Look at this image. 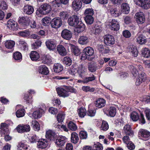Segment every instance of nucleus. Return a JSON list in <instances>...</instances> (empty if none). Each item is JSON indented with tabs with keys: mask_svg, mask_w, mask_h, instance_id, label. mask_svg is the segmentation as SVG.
I'll return each instance as SVG.
<instances>
[{
	"mask_svg": "<svg viewBox=\"0 0 150 150\" xmlns=\"http://www.w3.org/2000/svg\"><path fill=\"white\" fill-rule=\"evenodd\" d=\"M61 36L64 39L69 40L71 38L72 34L70 31L67 29H64L62 32Z\"/></svg>",
	"mask_w": 150,
	"mask_h": 150,
	"instance_id": "obj_11",
	"label": "nucleus"
},
{
	"mask_svg": "<svg viewBox=\"0 0 150 150\" xmlns=\"http://www.w3.org/2000/svg\"><path fill=\"white\" fill-rule=\"evenodd\" d=\"M59 18L61 19H67L69 16L68 13L66 11H62L60 12L59 14Z\"/></svg>",
	"mask_w": 150,
	"mask_h": 150,
	"instance_id": "obj_45",
	"label": "nucleus"
},
{
	"mask_svg": "<svg viewBox=\"0 0 150 150\" xmlns=\"http://www.w3.org/2000/svg\"><path fill=\"white\" fill-rule=\"evenodd\" d=\"M31 19V18L27 16L23 17L20 18L19 22L21 23L22 25L27 26L29 25Z\"/></svg>",
	"mask_w": 150,
	"mask_h": 150,
	"instance_id": "obj_18",
	"label": "nucleus"
},
{
	"mask_svg": "<svg viewBox=\"0 0 150 150\" xmlns=\"http://www.w3.org/2000/svg\"><path fill=\"white\" fill-rule=\"evenodd\" d=\"M94 104L96 107L101 108L105 106L106 104V101L103 98H99L96 100Z\"/></svg>",
	"mask_w": 150,
	"mask_h": 150,
	"instance_id": "obj_14",
	"label": "nucleus"
},
{
	"mask_svg": "<svg viewBox=\"0 0 150 150\" xmlns=\"http://www.w3.org/2000/svg\"><path fill=\"white\" fill-rule=\"evenodd\" d=\"M77 25L75 26L74 31L76 33H79L83 31L85 29V25L81 21H79Z\"/></svg>",
	"mask_w": 150,
	"mask_h": 150,
	"instance_id": "obj_15",
	"label": "nucleus"
},
{
	"mask_svg": "<svg viewBox=\"0 0 150 150\" xmlns=\"http://www.w3.org/2000/svg\"><path fill=\"white\" fill-rule=\"evenodd\" d=\"M88 69L91 72H93L95 71L96 68L94 64L91 63L89 64L88 66Z\"/></svg>",
	"mask_w": 150,
	"mask_h": 150,
	"instance_id": "obj_64",
	"label": "nucleus"
},
{
	"mask_svg": "<svg viewBox=\"0 0 150 150\" xmlns=\"http://www.w3.org/2000/svg\"><path fill=\"white\" fill-rule=\"evenodd\" d=\"M140 134L143 140H147L150 136V133L149 132L143 130L140 132Z\"/></svg>",
	"mask_w": 150,
	"mask_h": 150,
	"instance_id": "obj_31",
	"label": "nucleus"
},
{
	"mask_svg": "<svg viewBox=\"0 0 150 150\" xmlns=\"http://www.w3.org/2000/svg\"><path fill=\"white\" fill-rule=\"evenodd\" d=\"M135 16L136 21L138 24H142L145 22V16L143 12H140L137 13Z\"/></svg>",
	"mask_w": 150,
	"mask_h": 150,
	"instance_id": "obj_6",
	"label": "nucleus"
},
{
	"mask_svg": "<svg viewBox=\"0 0 150 150\" xmlns=\"http://www.w3.org/2000/svg\"><path fill=\"white\" fill-rule=\"evenodd\" d=\"M52 10L51 5L47 3H45L40 6L39 8L36 11V13L38 15H40V14L45 15L49 13Z\"/></svg>",
	"mask_w": 150,
	"mask_h": 150,
	"instance_id": "obj_2",
	"label": "nucleus"
},
{
	"mask_svg": "<svg viewBox=\"0 0 150 150\" xmlns=\"http://www.w3.org/2000/svg\"><path fill=\"white\" fill-rule=\"evenodd\" d=\"M146 79V74L144 72L139 73V75L136 82L137 85H139L142 82L144 81Z\"/></svg>",
	"mask_w": 150,
	"mask_h": 150,
	"instance_id": "obj_10",
	"label": "nucleus"
},
{
	"mask_svg": "<svg viewBox=\"0 0 150 150\" xmlns=\"http://www.w3.org/2000/svg\"><path fill=\"white\" fill-rule=\"evenodd\" d=\"M71 47L72 51L73 54L75 55H78L80 51L78 47L74 45H72Z\"/></svg>",
	"mask_w": 150,
	"mask_h": 150,
	"instance_id": "obj_49",
	"label": "nucleus"
},
{
	"mask_svg": "<svg viewBox=\"0 0 150 150\" xmlns=\"http://www.w3.org/2000/svg\"><path fill=\"white\" fill-rule=\"evenodd\" d=\"M42 43V42L40 40L38 39L35 42L31 44L32 47L34 50L37 49L40 47Z\"/></svg>",
	"mask_w": 150,
	"mask_h": 150,
	"instance_id": "obj_38",
	"label": "nucleus"
},
{
	"mask_svg": "<svg viewBox=\"0 0 150 150\" xmlns=\"http://www.w3.org/2000/svg\"><path fill=\"white\" fill-rule=\"evenodd\" d=\"M30 57L33 61H36L40 58L39 54L36 51H32L30 54Z\"/></svg>",
	"mask_w": 150,
	"mask_h": 150,
	"instance_id": "obj_28",
	"label": "nucleus"
},
{
	"mask_svg": "<svg viewBox=\"0 0 150 150\" xmlns=\"http://www.w3.org/2000/svg\"><path fill=\"white\" fill-rule=\"evenodd\" d=\"M56 137V135L52 131L49 130L46 132V137L50 141H53Z\"/></svg>",
	"mask_w": 150,
	"mask_h": 150,
	"instance_id": "obj_23",
	"label": "nucleus"
},
{
	"mask_svg": "<svg viewBox=\"0 0 150 150\" xmlns=\"http://www.w3.org/2000/svg\"><path fill=\"white\" fill-rule=\"evenodd\" d=\"M46 44L47 47L50 50H53L56 46L55 43L50 40H47L46 42Z\"/></svg>",
	"mask_w": 150,
	"mask_h": 150,
	"instance_id": "obj_30",
	"label": "nucleus"
},
{
	"mask_svg": "<svg viewBox=\"0 0 150 150\" xmlns=\"http://www.w3.org/2000/svg\"><path fill=\"white\" fill-rule=\"evenodd\" d=\"M32 125L34 129L36 131H38L40 129V125L39 123L35 120L32 121Z\"/></svg>",
	"mask_w": 150,
	"mask_h": 150,
	"instance_id": "obj_51",
	"label": "nucleus"
},
{
	"mask_svg": "<svg viewBox=\"0 0 150 150\" xmlns=\"http://www.w3.org/2000/svg\"><path fill=\"white\" fill-rule=\"evenodd\" d=\"M57 49L59 54L62 55H65L67 54V52L65 48L61 45H58Z\"/></svg>",
	"mask_w": 150,
	"mask_h": 150,
	"instance_id": "obj_32",
	"label": "nucleus"
},
{
	"mask_svg": "<svg viewBox=\"0 0 150 150\" xmlns=\"http://www.w3.org/2000/svg\"><path fill=\"white\" fill-rule=\"evenodd\" d=\"M66 139L64 137H58L56 139L55 144L58 146H62L65 143Z\"/></svg>",
	"mask_w": 150,
	"mask_h": 150,
	"instance_id": "obj_22",
	"label": "nucleus"
},
{
	"mask_svg": "<svg viewBox=\"0 0 150 150\" xmlns=\"http://www.w3.org/2000/svg\"><path fill=\"white\" fill-rule=\"evenodd\" d=\"M68 127L71 130L75 131L77 128L76 125L72 122H70L68 124Z\"/></svg>",
	"mask_w": 150,
	"mask_h": 150,
	"instance_id": "obj_52",
	"label": "nucleus"
},
{
	"mask_svg": "<svg viewBox=\"0 0 150 150\" xmlns=\"http://www.w3.org/2000/svg\"><path fill=\"white\" fill-rule=\"evenodd\" d=\"M39 72L45 75H47L49 72L47 68L44 65H42L40 67Z\"/></svg>",
	"mask_w": 150,
	"mask_h": 150,
	"instance_id": "obj_39",
	"label": "nucleus"
},
{
	"mask_svg": "<svg viewBox=\"0 0 150 150\" xmlns=\"http://www.w3.org/2000/svg\"><path fill=\"white\" fill-rule=\"evenodd\" d=\"M65 114L63 112H60L57 116V119L58 121L59 122H62L65 117Z\"/></svg>",
	"mask_w": 150,
	"mask_h": 150,
	"instance_id": "obj_50",
	"label": "nucleus"
},
{
	"mask_svg": "<svg viewBox=\"0 0 150 150\" xmlns=\"http://www.w3.org/2000/svg\"><path fill=\"white\" fill-rule=\"evenodd\" d=\"M104 112L107 114L109 113V115L111 117H114L116 114V110L115 108L111 107L108 111L107 108H105L104 110Z\"/></svg>",
	"mask_w": 150,
	"mask_h": 150,
	"instance_id": "obj_25",
	"label": "nucleus"
},
{
	"mask_svg": "<svg viewBox=\"0 0 150 150\" xmlns=\"http://www.w3.org/2000/svg\"><path fill=\"white\" fill-rule=\"evenodd\" d=\"M142 101L147 103H150V96L146 95L142 97Z\"/></svg>",
	"mask_w": 150,
	"mask_h": 150,
	"instance_id": "obj_61",
	"label": "nucleus"
},
{
	"mask_svg": "<svg viewBox=\"0 0 150 150\" xmlns=\"http://www.w3.org/2000/svg\"><path fill=\"white\" fill-rule=\"evenodd\" d=\"M115 43V40L113 36L108 35L104 38V43L107 45L113 44Z\"/></svg>",
	"mask_w": 150,
	"mask_h": 150,
	"instance_id": "obj_19",
	"label": "nucleus"
},
{
	"mask_svg": "<svg viewBox=\"0 0 150 150\" xmlns=\"http://www.w3.org/2000/svg\"><path fill=\"white\" fill-rule=\"evenodd\" d=\"M78 42L80 44L86 45L88 42V37L86 36H82L79 38Z\"/></svg>",
	"mask_w": 150,
	"mask_h": 150,
	"instance_id": "obj_29",
	"label": "nucleus"
},
{
	"mask_svg": "<svg viewBox=\"0 0 150 150\" xmlns=\"http://www.w3.org/2000/svg\"><path fill=\"white\" fill-rule=\"evenodd\" d=\"M13 58L15 60L21 61L22 59V55L20 52L16 51L13 53Z\"/></svg>",
	"mask_w": 150,
	"mask_h": 150,
	"instance_id": "obj_40",
	"label": "nucleus"
},
{
	"mask_svg": "<svg viewBox=\"0 0 150 150\" xmlns=\"http://www.w3.org/2000/svg\"><path fill=\"white\" fill-rule=\"evenodd\" d=\"M41 58L42 62L45 64H50L52 62L51 57L47 54H42L41 55Z\"/></svg>",
	"mask_w": 150,
	"mask_h": 150,
	"instance_id": "obj_21",
	"label": "nucleus"
},
{
	"mask_svg": "<svg viewBox=\"0 0 150 150\" xmlns=\"http://www.w3.org/2000/svg\"><path fill=\"white\" fill-rule=\"evenodd\" d=\"M95 79V77L93 75H92L91 77H86L83 81V82L88 83L89 81H92Z\"/></svg>",
	"mask_w": 150,
	"mask_h": 150,
	"instance_id": "obj_63",
	"label": "nucleus"
},
{
	"mask_svg": "<svg viewBox=\"0 0 150 150\" xmlns=\"http://www.w3.org/2000/svg\"><path fill=\"white\" fill-rule=\"evenodd\" d=\"M107 26L112 30L117 31L120 29V26L118 22L116 20L113 19L109 22Z\"/></svg>",
	"mask_w": 150,
	"mask_h": 150,
	"instance_id": "obj_5",
	"label": "nucleus"
},
{
	"mask_svg": "<svg viewBox=\"0 0 150 150\" xmlns=\"http://www.w3.org/2000/svg\"><path fill=\"white\" fill-rule=\"evenodd\" d=\"M142 54L144 57L148 58L150 56V51L147 48H143L142 51Z\"/></svg>",
	"mask_w": 150,
	"mask_h": 150,
	"instance_id": "obj_41",
	"label": "nucleus"
},
{
	"mask_svg": "<svg viewBox=\"0 0 150 150\" xmlns=\"http://www.w3.org/2000/svg\"><path fill=\"white\" fill-rule=\"evenodd\" d=\"M7 25L8 28L12 30H16L18 29L17 23L12 19H10L8 21Z\"/></svg>",
	"mask_w": 150,
	"mask_h": 150,
	"instance_id": "obj_16",
	"label": "nucleus"
},
{
	"mask_svg": "<svg viewBox=\"0 0 150 150\" xmlns=\"http://www.w3.org/2000/svg\"><path fill=\"white\" fill-rule=\"evenodd\" d=\"M53 69L55 72L59 73L63 70V67L61 64L56 63L54 66Z\"/></svg>",
	"mask_w": 150,
	"mask_h": 150,
	"instance_id": "obj_34",
	"label": "nucleus"
},
{
	"mask_svg": "<svg viewBox=\"0 0 150 150\" xmlns=\"http://www.w3.org/2000/svg\"><path fill=\"white\" fill-rule=\"evenodd\" d=\"M28 94H25L24 95V98L28 103H31L33 101L31 96L35 93V92L34 90L30 89L28 91Z\"/></svg>",
	"mask_w": 150,
	"mask_h": 150,
	"instance_id": "obj_13",
	"label": "nucleus"
},
{
	"mask_svg": "<svg viewBox=\"0 0 150 150\" xmlns=\"http://www.w3.org/2000/svg\"><path fill=\"white\" fill-rule=\"evenodd\" d=\"M46 109L39 108L35 111L32 114V116L35 119H38L40 118L42 113L45 112Z\"/></svg>",
	"mask_w": 150,
	"mask_h": 150,
	"instance_id": "obj_12",
	"label": "nucleus"
},
{
	"mask_svg": "<svg viewBox=\"0 0 150 150\" xmlns=\"http://www.w3.org/2000/svg\"><path fill=\"white\" fill-rule=\"evenodd\" d=\"M17 131L19 133H23L30 131V127L28 125H19L16 128Z\"/></svg>",
	"mask_w": 150,
	"mask_h": 150,
	"instance_id": "obj_8",
	"label": "nucleus"
},
{
	"mask_svg": "<svg viewBox=\"0 0 150 150\" xmlns=\"http://www.w3.org/2000/svg\"><path fill=\"white\" fill-rule=\"evenodd\" d=\"M78 112L79 117H84L86 113L85 109L82 107L78 110Z\"/></svg>",
	"mask_w": 150,
	"mask_h": 150,
	"instance_id": "obj_46",
	"label": "nucleus"
},
{
	"mask_svg": "<svg viewBox=\"0 0 150 150\" xmlns=\"http://www.w3.org/2000/svg\"><path fill=\"white\" fill-rule=\"evenodd\" d=\"M25 110L21 109L18 110L16 112V115L18 117H20L23 116L25 115Z\"/></svg>",
	"mask_w": 150,
	"mask_h": 150,
	"instance_id": "obj_58",
	"label": "nucleus"
},
{
	"mask_svg": "<svg viewBox=\"0 0 150 150\" xmlns=\"http://www.w3.org/2000/svg\"><path fill=\"white\" fill-rule=\"evenodd\" d=\"M48 145V142L46 139H40L38 142L37 146L38 148L45 149Z\"/></svg>",
	"mask_w": 150,
	"mask_h": 150,
	"instance_id": "obj_20",
	"label": "nucleus"
},
{
	"mask_svg": "<svg viewBox=\"0 0 150 150\" xmlns=\"http://www.w3.org/2000/svg\"><path fill=\"white\" fill-rule=\"evenodd\" d=\"M71 60L70 58L68 57H64L63 60V63L66 65L69 66L71 64Z\"/></svg>",
	"mask_w": 150,
	"mask_h": 150,
	"instance_id": "obj_56",
	"label": "nucleus"
},
{
	"mask_svg": "<svg viewBox=\"0 0 150 150\" xmlns=\"http://www.w3.org/2000/svg\"><path fill=\"white\" fill-rule=\"evenodd\" d=\"M83 52L89 57L93 56L94 52L93 49L90 47H87L84 49Z\"/></svg>",
	"mask_w": 150,
	"mask_h": 150,
	"instance_id": "obj_26",
	"label": "nucleus"
},
{
	"mask_svg": "<svg viewBox=\"0 0 150 150\" xmlns=\"http://www.w3.org/2000/svg\"><path fill=\"white\" fill-rule=\"evenodd\" d=\"M137 42L140 44H143L145 43L146 42V40L145 38L142 34L137 35Z\"/></svg>",
	"mask_w": 150,
	"mask_h": 150,
	"instance_id": "obj_35",
	"label": "nucleus"
},
{
	"mask_svg": "<svg viewBox=\"0 0 150 150\" xmlns=\"http://www.w3.org/2000/svg\"><path fill=\"white\" fill-rule=\"evenodd\" d=\"M124 131L125 134L128 135H132L134 134L133 131L132 130L131 126L128 125H126L124 127Z\"/></svg>",
	"mask_w": 150,
	"mask_h": 150,
	"instance_id": "obj_24",
	"label": "nucleus"
},
{
	"mask_svg": "<svg viewBox=\"0 0 150 150\" xmlns=\"http://www.w3.org/2000/svg\"><path fill=\"white\" fill-rule=\"evenodd\" d=\"M109 128V126L107 122L104 121H103L101 127V129L103 131L107 130Z\"/></svg>",
	"mask_w": 150,
	"mask_h": 150,
	"instance_id": "obj_59",
	"label": "nucleus"
},
{
	"mask_svg": "<svg viewBox=\"0 0 150 150\" xmlns=\"http://www.w3.org/2000/svg\"><path fill=\"white\" fill-rule=\"evenodd\" d=\"M110 13L112 16L115 17L118 16L121 14V13L116 8H111L110 10Z\"/></svg>",
	"mask_w": 150,
	"mask_h": 150,
	"instance_id": "obj_48",
	"label": "nucleus"
},
{
	"mask_svg": "<svg viewBox=\"0 0 150 150\" xmlns=\"http://www.w3.org/2000/svg\"><path fill=\"white\" fill-rule=\"evenodd\" d=\"M94 12L93 9L88 8L86 9L84 13V14L86 16H92L93 15Z\"/></svg>",
	"mask_w": 150,
	"mask_h": 150,
	"instance_id": "obj_53",
	"label": "nucleus"
},
{
	"mask_svg": "<svg viewBox=\"0 0 150 150\" xmlns=\"http://www.w3.org/2000/svg\"><path fill=\"white\" fill-rule=\"evenodd\" d=\"M122 11L125 12V14H128L129 11V7L128 5L126 3H124L122 5Z\"/></svg>",
	"mask_w": 150,
	"mask_h": 150,
	"instance_id": "obj_42",
	"label": "nucleus"
},
{
	"mask_svg": "<svg viewBox=\"0 0 150 150\" xmlns=\"http://www.w3.org/2000/svg\"><path fill=\"white\" fill-rule=\"evenodd\" d=\"M129 50L134 57H137L138 54V52L135 47L134 45H132L129 48Z\"/></svg>",
	"mask_w": 150,
	"mask_h": 150,
	"instance_id": "obj_43",
	"label": "nucleus"
},
{
	"mask_svg": "<svg viewBox=\"0 0 150 150\" xmlns=\"http://www.w3.org/2000/svg\"><path fill=\"white\" fill-rule=\"evenodd\" d=\"M56 90L57 93L60 96L64 98L69 96V93L68 92L67 90H66L65 86L58 88H57Z\"/></svg>",
	"mask_w": 150,
	"mask_h": 150,
	"instance_id": "obj_4",
	"label": "nucleus"
},
{
	"mask_svg": "<svg viewBox=\"0 0 150 150\" xmlns=\"http://www.w3.org/2000/svg\"><path fill=\"white\" fill-rule=\"evenodd\" d=\"M134 1L143 9H147L150 8V0H134Z\"/></svg>",
	"mask_w": 150,
	"mask_h": 150,
	"instance_id": "obj_3",
	"label": "nucleus"
},
{
	"mask_svg": "<svg viewBox=\"0 0 150 150\" xmlns=\"http://www.w3.org/2000/svg\"><path fill=\"white\" fill-rule=\"evenodd\" d=\"M51 18L48 17H46L42 20V24L44 25H49L51 21Z\"/></svg>",
	"mask_w": 150,
	"mask_h": 150,
	"instance_id": "obj_57",
	"label": "nucleus"
},
{
	"mask_svg": "<svg viewBox=\"0 0 150 150\" xmlns=\"http://www.w3.org/2000/svg\"><path fill=\"white\" fill-rule=\"evenodd\" d=\"M8 126V125L5 123H2L1 124L0 129L2 133L4 134L5 132L8 131L7 127Z\"/></svg>",
	"mask_w": 150,
	"mask_h": 150,
	"instance_id": "obj_47",
	"label": "nucleus"
},
{
	"mask_svg": "<svg viewBox=\"0 0 150 150\" xmlns=\"http://www.w3.org/2000/svg\"><path fill=\"white\" fill-rule=\"evenodd\" d=\"M82 90L84 92H93L95 91V89L93 88H91L89 86H84L82 88Z\"/></svg>",
	"mask_w": 150,
	"mask_h": 150,
	"instance_id": "obj_54",
	"label": "nucleus"
},
{
	"mask_svg": "<svg viewBox=\"0 0 150 150\" xmlns=\"http://www.w3.org/2000/svg\"><path fill=\"white\" fill-rule=\"evenodd\" d=\"M18 35L20 36L23 37H27L30 35L29 31L27 30L20 31L18 33Z\"/></svg>",
	"mask_w": 150,
	"mask_h": 150,
	"instance_id": "obj_60",
	"label": "nucleus"
},
{
	"mask_svg": "<svg viewBox=\"0 0 150 150\" xmlns=\"http://www.w3.org/2000/svg\"><path fill=\"white\" fill-rule=\"evenodd\" d=\"M34 11L33 7L30 5H27L24 7V12L28 14H31Z\"/></svg>",
	"mask_w": 150,
	"mask_h": 150,
	"instance_id": "obj_27",
	"label": "nucleus"
},
{
	"mask_svg": "<svg viewBox=\"0 0 150 150\" xmlns=\"http://www.w3.org/2000/svg\"><path fill=\"white\" fill-rule=\"evenodd\" d=\"M79 140L78 134L76 132H73L71 134V140L72 142L76 144Z\"/></svg>",
	"mask_w": 150,
	"mask_h": 150,
	"instance_id": "obj_37",
	"label": "nucleus"
},
{
	"mask_svg": "<svg viewBox=\"0 0 150 150\" xmlns=\"http://www.w3.org/2000/svg\"><path fill=\"white\" fill-rule=\"evenodd\" d=\"M102 27L98 25H96L93 28L92 32L96 35L100 33L102 31Z\"/></svg>",
	"mask_w": 150,
	"mask_h": 150,
	"instance_id": "obj_36",
	"label": "nucleus"
},
{
	"mask_svg": "<svg viewBox=\"0 0 150 150\" xmlns=\"http://www.w3.org/2000/svg\"><path fill=\"white\" fill-rule=\"evenodd\" d=\"M62 21L59 18H54L52 20L51 22L52 27L55 28H57L62 25Z\"/></svg>",
	"mask_w": 150,
	"mask_h": 150,
	"instance_id": "obj_9",
	"label": "nucleus"
},
{
	"mask_svg": "<svg viewBox=\"0 0 150 150\" xmlns=\"http://www.w3.org/2000/svg\"><path fill=\"white\" fill-rule=\"evenodd\" d=\"M86 71V68L84 65L81 64L77 65L76 64H74L70 67L69 72L72 75H74L77 72L79 76L82 78Z\"/></svg>",
	"mask_w": 150,
	"mask_h": 150,
	"instance_id": "obj_1",
	"label": "nucleus"
},
{
	"mask_svg": "<svg viewBox=\"0 0 150 150\" xmlns=\"http://www.w3.org/2000/svg\"><path fill=\"white\" fill-rule=\"evenodd\" d=\"M129 68L134 75H137L138 73V70H137L136 69L134 66L133 65H130L129 67Z\"/></svg>",
	"mask_w": 150,
	"mask_h": 150,
	"instance_id": "obj_62",
	"label": "nucleus"
},
{
	"mask_svg": "<svg viewBox=\"0 0 150 150\" xmlns=\"http://www.w3.org/2000/svg\"><path fill=\"white\" fill-rule=\"evenodd\" d=\"M15 45V42L11 40H7L5 43V46L7 49H11L13 48Z\"/></svg>",
	"mask_w": 150,
	"mask_h": 150,
	"instance_id": "obj_33",
	"label": "nucleus"
},
{
	"mask_svg": "<svg viewBox=\"0 0 150 150\" xmlns=\"http://www.w3.org/2000/svg\"><path fill=\"white\" fill-rule=\"evenodd\" d=\"M130 117L133 121H136L139 119V115L137 112L133 111L130 115Z\"/></svg>",
	"mask_w": 150,
	"mask_h": 150,
	"instance_id": "obj_44",
	"label": "nucleus"
},
{
	"mask_svg": "<svg viewBox=\"0 0 150 150\" xmlns=\"http://www.w3.org/2000/svg\"><path fill=\"white\" fill-rule=\"evenodd\" d=\"M85 20L87 24H91L93 23L94 19L92 16H86Z\"/></svg>",
	"mask_w": 150,
	"mask_h": 150,
	"instance_id": "obj_55",
	"label": "nucleus"
},
{
	"mask_svg": "<svg viewBox=\"0 0 150 150\" xmlns=\"http://www.w3.org/2000/svg\"><path fill=\"white\" fill-rule=\"evenodd\" d=\"M82 3L81 0H74L72 3V7L73 9L77 11L81 8Z\"/></svg>",
	"mask_w": 150,
	"mask_h": 150,
	"instance_id": "obj_17",
	"label": "nucleus"
},
{
	"mask_svg": "<svg viewBox=\"0 0 150 150\" xmlns=\"http://www.w3.org/2000/svg\"><path fill=\"white\" fill-rule=\"evenodd\" d=\"M79 18L76 15H74L70 17L68 20V24L71 26L75 27L78 23Z\"/></svg>",
	"mask_w": 150,
	"mask_h": 150,
	"instance_id": "obj_7",
	"label": "nucleus"
}]
</instances>
